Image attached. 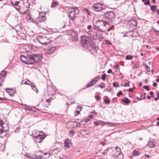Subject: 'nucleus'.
<instances>
[{
    "label": "nucleus",
    "instance_id": "obj_1",
    "mask_svg": "<svg viewBox=\"0 0 159 159\" xmlns=\"http://www.w3.org/2000/svg\"><path fill=\"white\" fill-rule=\"evenodd\" d=\"M93 25L95 26L98 30L101 32H105L109 25L107 21L103 20H98L93 23Z\"/></svg>",
    "mask_w": 159,
    "mask_h": 159
},
{
    "label": "nucleus",
    "instance_id": "obj_2",
    "mask_svg": "<svg viewBox=\"0 0 159 159\" xmlns=\"http://www.w3.org/2000/svg\"><path fill=\"white\" fill-rule=\"evenodd\" d=\"M69 11L68 16L70 17V19L72 21L75 20L80 16V11L77 7H70Z\"/></svg>",
    "mask_w": 159,
    "mask_h": 159
},
{
    "label": "nucleus",
    "instance_id": "obj_3",
    "mask_svg": "<svg viewBox=\"0 0 159 159\" xmlns=\"http://www.w3.org/2000/svg\"><path fill=\"white\" fill-rule=\"evenodd\" d=\"M28 0H24L25 3L22 2V5H20L18 7H16V9L17 10L20 9V11L22 12V14L25 13L29 10V8L30 6V4L28 2Z\"/></svg>",
    "mask_w": 159,
    "mask_h": 159
},
{
    "label": "nucleus",
    "instance_id": "obj_4",
    "mask_svg": "<svg viewBox=\"0 0 159 159\" xmlns=\"http://www.w3.org/2000/svg\"><path fill=\"white\" fill-rule=\"evenodd\" d=\"M92 8L96 12H100L105 11L106 7L103 3H97L93 4L92 6Z\"/></svg>",
    "mask_w": 159,
    "mask_h": 159
},
{
    "label": "nucleus",
    "instance_id": "obj_5",
    "mask_svg": "<svg viewBox=\"0 0 159 159\" xmlns=\"http://www.w3.org/2000/svg\"><path fill=\"white\" fill-rule=\"evenodd\" d=\"M90 38L89 35L88 36L83 35L81 37V43L84 48H87L88 46H90L91 44Z\"/></svg>",
    "mask_w": 159,
    "mask_h": 159
},
{
    "label": "nucleus",
    "instance_id": "obj_6",
    "mask_svg": "<svg viewBox=\"0 0 159 159\" xmlns=\"http://www.w3.org/2000/svg\"><path fill=\"white\" fill-rule=\"evenodd\" d=\"M29 57L30 58V60H32L33 61L32 64L35 62H37L41 61L42 59V55L41 54H30Z\"/></svg>",
    "mask_w": 159,
    "mask_h": 159
},
{
    "label": "nucleus",
    "instance_id": "obj_7",
    "mask_svg": "<svg viewBox=\"0 0 159 159\" xmlns=\"http://www.w3.org/2000/svg\"><path fill=\"white\" fill-rule=\"evenodd\" d=\"M46 19V17L44 15H42L41 13H39V16L37 18H34L32 20L33 22L36 23H39L45 21Z\"/></svg>",
    "mask_w": 159,
    "mask_h": 159
},
{
    "label": "nucleus",
    "instance_id": "obj_8",
    "mask_svg": "<svg viewBox=\"0 0 159 159\" xmlns=\"http://www.w3.org/2000/svg\"><path fill=\"white\" fill-rule=\"evenodd\" d=\"M20 60L23 63L26 64H31L33 62L32 60H30V58L29 57V55L27 57L24 55H21L20 56Z\"/></svg>",
    "mask_w": 159,
    "mask_h": 159
},
{
    "label": "nucleus",
    "instance_id": "obj_9",
    "mask_svg": "<svg viewBox=\"0 0 159 159\" xmlns=\"http://www.w3.org/2000/svg\"><path fill=\"white\" fill-rule=\"evenodd\" d=\"M66 127L68 128H73L80 127V124L77 122L70 121L68 122L66 124Z\"/></svg>",
    "mask_w": 159,
    "mask_h": 159
},
{
    "label": "nucleus",
    "instance_id": "obj_10",
    "mask_svg": "<svg viewBox=\"0 0 159 159\" xmlns=\"http://www.w3.org/2000/svg\"><path fill=\"white\" fill-rule=\"evenodd\" d=\"M114 17V14L112 11H108L105 13L104 15L105 18L108 20L109 21H112Z\"/></svg>",
    "mask_w": 159,
    "mask_h": 159
},
{
    "label": "nucleus",
    "instance_id": "obj_11",
    "mask_svg": "<svg viewBox=\"0 0 159 159\" xmlns=\"http://www.w3.org/2000/svg\"><path fill=\"white\" fill-rule=\"evenodd\" d=\"M39 42L41 44L47 45V43L49 42V40L44 36H40L38 38Z\"/></svg>",
    "mask_w": 159,
    "mask_h": 159
},
{
    "label": "nucleus",
    "instance_id": "obj_12",
    "mask_svg": "<svg viewBox=\"0 0 159 159\" xmlns=\"http://www.w3.org/2000/svg\"><path fill=\"white\" fill-rule=\"evenodd\" d=\"M33 137L34 138V141L37 143H39L42 142L45 138L43 136V134H39L37 136L35 135L34 134L32 135Z\"/></svg>",
    "mask_w": 159,
    "mask_h": 159
},
{
    "label": "nucleus",
    "instance_id": "obj_13",
    "mask_svg": "<svg viewBox=\"0 0 159 159\" xmlns=\"http://www.w3.org/2000/svg\"><path fill=\"white\" fill-rule=\"evenodd\" d=\"M88 34L91 39H93L96 40L99 39L101 36L99 34H98L96 33L91 32L90 31H88Z\"/></svg>",
    "mask_w": 159,
    "mask_h": 159
},
{
    "label": "nucleus",
    "instance_id": "obj_14",
    "mask_svg": "<svg viewBox=\"0 0 159 159\" xmlns=\"http://www.w3.org/2000/svg\"><path fill=\"white\" fill-rule=\"evenodd\" d=\"M11 2L16 7H18L20 5L22 4V0H11Z\"/></svg>",
    "mask_w": 159,
    "mask_h": 159
},
{
    "label": "nucleus",
    "instance_id": "obj_15",
    "mask_svg": "<svg viewBox=\"0 0 159 159\" xmlns=\"http://www.w3.org/2000/svg\"><path fill=\"white\" fill-rule=\"evenodd\" d=\"M5 90L11 97L14 96L16 93L15 89H12V88H6Z\"/></svg>",
    "mask_w": 159,
    "mask_h": 159
},
{
    "label": "nucleus",
    "instance_id": "obj_16",
    "mask_svg": "<svg viewBox=\"0 0 159 159\" xmlns=\"http://www.w3.org/2000/svg\"><path fill=\"white\" fill-rule=\"evenodd\" d=\"M87 48L92 52V54L96 53L97 52V50L96 47L93 44H91L90 46H88Z\"/></svg>",
    "mask_w": 159,
    "mask_h": 159
},
{
    "label": "nucleus",
    "instance_id": "obj_17",
    "mask_svg": "<svg viewBox=\"0 0 159 159\" xmlns=\"http://www.w3.org/2000/svg\"><path fill=\"white\" fill-rule=\"evenodd\" d=\"M4 124L2 120L0 119V134L3 133L4 132L6 133V130L5 129V127L3 125Z\"/></svg>",
    "mask_w": 159,
    "mask_h": 159
},
{
    "label": "nucleus",
    "instance_id": "obj_18",
    "mask_svg": "<svg viewBox=\"0 0 159 159\" xmlns=\"http://www.w3.org/2000/svg\"><path fill=\"white\" fill-rule=\"evenodd\" d=\"M148 146L150 148H153L156 146V142L154 140H151L148 142Z\"/></svg>",
    "mask_w": 159,
    "mask_h": 159
},
{
    "label": "nucleus",
    "instance_id": "obj_19",
    "mask_svg": "<svg viewBox=\"0 0 159 159\" xmlns=\"http://www.w3.org/2000/svg\"><path fill=\"white\" fill-rule=\"evenodd\" d=\"M39 156V158H41V159H48L50 156V153L45 152L43 155Z\"/></svg>",
    "mask_w": 159,
    "mask_h": 159
},
{
    "label": "nucleus",
    "instance_id": "obj_20",
    "mask_svg": "<svg viewBox=\"0 0 159 159\" xmlns=\"http://www.w3.org/2000/svg\"><path fill=\"white\" fill-rule=\"evenodd\" d=\"M71 145V144L69 141L68 139H66L64 143V146L66 148V149L70 148Z\"/></svg>",
    "mask_w": 159,
    "mask_h": 159
},
{
    "label": "nucleus",
    "instance_id": "obj_21",
    "mask_svg": "<svg viewBox=\"0 0 159 159\" xmlns=\"http://www.w3.org/2000/svg\"><path fill=\"white\" fill-rule=\"evenodd\" d=\"M56 50V48L55 47L51 46L49 47L48 49L47 52L48 54H51L53 53Z\"/></svg>",
    "mask_w": 159,
    "mask_h": 159
},
{
    "label": "nucleus",
    "instance_id": "obj_22",
    "mask_svg": "<svg viewBox=\"0 0 159 159\" xmlns=\"http://www.w3.org/2000/svg\"><path fill=\"white\" fill-rule=\"evenodd\" d=\"M82 108V107H81L80 106H77L78 110H77L76 111V113L75 114V116H77L79 114L80 112L81 111Z\"/></svg>",
    "mask_w": 159,
    "mask_h": 159
},
{
    "label": "nucleus",
    "instance_id": "obj_23",
    "mask_svg": "<svg viewBox=\"0 0 159 159\" xmlns=\"http://www.w3.org/2000/svg\"><path fill=\"white\" fill-rule=\"evenodd\" d=\"M24 105L25 107V108L26 110H28L29 111H32L33 110V109H35V107H32L30 106H28L26 105Z\"/></svg>",
    "mask_w": 159,
    "mask_h": 159
},
{
    "label": "nucleus",
    "instance_id": "obj_24",
    "mask_svg": "<svg viewBox=\"0 0 159 159\" xmlns=\"http://www.w3.org/2000/svg\"><path fill=\"white\" fill-rule=\"evenodd\" d=\"M59 5V3L57 2H53L51 4V7L52 8H54L58 6Z\"/></svg>",
    "mask_w": 159,
    "mask_h": 159
},
{
    "label": "nucleus",
    "instance_id": "obj_25",
    "mask_svg": "<svg viewBox=\"0 0 159 159\" xmlns=\"http://www.w3.org/2000/svg\"><path fill=\"white\" fill-rule=\"evenodd\" d=\"M83 12L86 14L87 15L90 16L91 15V13L89 10L87 8H85L83 10Z\"/></svg>",
    "mask_w": 159,
    "mask_h": 159
},
{
    "label": "nucleus",
    "instance_id": "obj_26",
    "mask_svg": "<svg viewBox=\"0 0 159 159\" xmlns=\"http://www.w3.org/2000/svg\"><path fill=\"white\" fill-rule=\"evenodd\" d=\"M31 87H32V89L33 90L35 91L37 93H38L39 91L35 85L32 84L31 85Z\"/></svg>",
    "mask_w": 159,
    "mask_h": 159
},
{
    "label": "nucleus",
    "instance_id": "obj_27",
    "mask_svg": "<svg viewBox=\"0 0 159 159\" xmlns=\"http://www.w3.org/2000/svg\"><path fill=\"white\" fill-rule=\"evenodd\" d=\"M116 156L117 159H123V155L121 153H118Z\"/></svg>",
    "mask_w": 159,
    "mask_h": 159
},
{
    "label": "nucleus",
    "instance_id": "obj_28",
    "mask_svg": "<svg viewBox=\"0 0 159 159\" xmlns=\"http://www.w3.org/2000/svg\"><path fill=\"white\" fill-rule=\"evenodd\" d=\"M122 101L123 102L127 104H128L130 102V100L127 98L125 99H122Z\"/></svg>",
    "mask_w": 159,
    "mask_h": 159
},
{
    "label": "nucleus",
    "instance_id": "obj_29",
    "mask_svg": "<svg viewBox=\"0 0 159 159\" xmlns=\"http://www.w3.org/2000/svg\"><path fill=\"white\" fill-rule=\"evenodd\" d=\"M151 9L152 11H153V12L156 11V10L157 9V6H151Z\"/></svg>",
    "mask_w": 159,
    "mask_h": 159
},
{
    "label": "nucleus",
    "instance_id": "obj_30",
    "mask_svg": "<svg viewBox=\"0 0 159 159\" xmlns=\"http://www.w3.org/2000/svg\"><path fill=\"white\" fill-rule=\"evenodd\" d=\"M142 1L144 3L145 5L150 6V2L149 0H142Z\"/></svg>",
    "mask_w": 159,
    "mask_h": 159
},
{
    "label": "nucleus",
    "instance_id": "obj_31",
    "mask_svg": "<svg viewBox=\"0 0 159 159\" xmlns=\"http://www.w3.org/2000/svg\"><path fill=\"white\" fill-rule=\"evenodd\" d=\"M130 23L133 24L134 25H137V20H133L130 21Z\"/></svg>",
    "mask_w": 159,
    "mask_h": 159
},
{
    "label": "nucleus",
    "instance_id": "obj_32",
    "mask_svg": "<svg viewBox=\"0 0 159 159\" xmlns=\"http://www.w3.org/2000/svg\"><path fill=\"white\" fill-rule=\"evenodd\" d=\"M61 150V149L59 148H56L54 149L53 151L55 152L56 154L58 152Z\"/></svg>",
    "mask_w": 159,
    "mask_h": 159
},
{
    "label": "nucleus",
    "instance_id": "obj_33",
    "mask_svg": "<svg viewBox=\"0 0 159 159\" xmlns=\"http://www.w3.org/2000/svg\"><path fill=\"white\" fill-rule=\"evenodd\" d=\"M133 56L131 55H128L126 56V58L128 60H130L133 59Z\"/></svg>",
    "mask_w": 159,
    "mask_h": 159
},
{
    "label": "nucleus",
    "instance_id": "obj_34",
    "mask_svg": "<svg viewBox=\"0 0 159 159\" xmlns=\"http://www.w3.org/2000/svg\"><path fill=\"white\" fill-rule=\"evenodd\" d=\"M97 78H95V79H93L90 82V83L91 84L93 85L94 84H95L96 83V81H97V80H96V81H95V80L97 79Z\"/></svg>",
    "mask_w": 159,
    "mask_h": 159
},
{
    "label": "nucleus",
    "instance_id": "obj_35",
    "mask_svg": "<svg viewBox=\"0 0 159 159\" xmlns=\"http://www.w3.org/2000/svg\"><path fill=\"white\" fill-rule=\"evenodd\" d=\"M105 86V84L104 83H101L99 86L98 87L102 89L104 88Z\"/></svg>",
    "mask_w": 159,
    "mask_h": 159
},
{
    "label": "nucleus",
    "instance_id": "obj_36",
    "mask_svg": "<svg viewBox=\"0 0 159 159\" xmlns=\"http://www.w3.org/2000/svg\"><path fill=\"white\" fill-rule=\"evenodd\" d=\"M139 153L138 151H136L135 150H134L133 152V155H138L139 154Z\"/></svg>",
    "mask_w": 159,
    "mask_h": 159
},
{
    "label": "nucleus",
    "instance_id": "obj_37",
    "mask_svg": "<svg viewBox=\"0 0 159 159\" xmlns=\"http://www.w3.org/2000/svg\"><path fill=\"white\" fill-rule=\"evenodd\" d=\"M104 102L106 104H108L110 103V100L108 98L107 100L106 99H105L104 100Z\"/></svg>",
    "mask_w": 159,
    "mask_h": 159
},
{
    "label": "nucleus",
    "instance_id": "obj_38",
    "mask_svg": "<svg viewBox=\"0 0 159 159\" xmlns=\"http://www.w3.org/2000/svg\"><path fill=\"white\" fill-rule=\"evenodd\" d=\"M6 73L5 71H2L1 72V75H2L3 76H5L6 75Z\"/></svg>",
    "mask_w": 159,
    "mask_h": 159
},
{
    "label": "nucleus",
    "instance_id": "obj_39",
    "mask_svg": "<svg viewBox=\"0 0 159 159\" xmlns=\"http://www.w3.org/2000/svg\"><path fill=\"white\" fill-rule=\"evenodd\" d=\"M106 77V75L105 74H104L102 75L101 78L103 80H105Z\"/></svg>",
    "mask_w": 159,
    "mask_h": 159
},
{
    "label": "nucleus",
    "instance_id": "obj_40",
    "mask_svg": "<svg viewBox=\"0 0 159 159\" xmlns=\"http://www.w3.org/2000/svg\"><path fill=\"white\" fill-rule=\"evenodd\" d=\"M86 122H87L86 121H82L80 122V123H79V124H80V126L81 125H85Z\"/></svg>",
    "mask_w": 159,
    "mask_h": 159
},
{
    "label": "nucleus",
    "instance_id": "obj_41",
    "mask_svg": "<svg viewBox=\"0 0 159 159\" xmlns=\"http://www.w3.org/2000/svg\"><path fill=\"white\" fill-rule=\"evenodd\" d=\"M116 149L117 151L118 152V153H120L121 149H120V148H118V147H116Z\"/></svg>",
    "mask_w": 159,
    "mask_h": 159
},
{
    "label": "nucleus",
    "instance_id": "obj_42",
    "mask_svg": "<svg viewBox=\"0 0 159 159\" xmlns=\"http://www.w3.org/2000/svg\"><path fill=\"white\" fill-rule=\"evenodd\" d=\"M61 159H70V158L66 156H63V157H61Z\"/></svg>",
    "mask_w": 159,
    "mask_h": 159
},
{
    "label": "nucleus",
    "instance_id": "obj_43",
    "mask_svg": "<svg viewBox=\"0 0 159 159\" xmlns=\"http://www.w3.org/2000/svg\"><path fill=\"white\" fill-rule=\"evenodd\" d=\"M143 88L146 89L148 91L150 90V89L148 86H143Z\"/></svg>",
    "mask_w": 159,
    "mask_h": 159
},
{
    "label": "nucleus",
    "instance_id": "obj_44",
    "mask_svg": "<svg viewBox=\"0 0 159 159\" xmlns=\"http://www.w3.org/2000/svg\"><path fill=\"white\" fill-rule=\"evenodd\" d=\"M70 133L72 136H73L75 134V132L73 130L70 131Z\"/></svg>",
    "mask_w": 159,
    "mask_h": 159
},
{
    "label": "nucleus",
    "instance_id": "obj_45",
    "mask_svg": "<svg viewBox=\"0 0 159 159\" xmlns=\"http://www.w3.org/2000/svg\"><path fill=\"white\" fill-rule=\"evenodd\" d=\"M111 89V88L110 87H108L105 90L106 91L110 92Z\"/></svg>",
    "mask_w": 159,
    "mask_h": 159
},
{
    "label": "nucleus",
    "instance_id": "obj_46",
    "mask_svg": "<svg viewBox=\"0 0 159 159\" xmlns=\"http://www.w3.org/2000/svg\"><path fill=\"white\" fill-rule=\"evenodd\" d=\"M122 94V92L121 91H120L117 94V96L118 97H119L120 95Z\"/></svg>",
    "mask_w": 159,
    "mask_h": 159
},
{
    "label": "nucleus",
    "instance_id": "obj_47",
    "mask_svg": "<svg viewBox=\"0 0 159 159\" xmlns=\"http://www.w3.org/2000/svg\"><path fill=\"white\" fill-rule=\"evenodd\" d=\"M92 86H93V85L90 82L89 84H87L86 85V88H89Z\"/></svg>",
    "mask_w": 159,
    "mask_h": 159
},
{
    "label": "nucleus",
    "instance_id": "obj_48",
    "mask_svg": "<svg viewBox=\"0 0 159 159\" xmlns=\"http://www.w3.org/2000/svg\"><path fill=\"white\" fill-rule=\"evenodd\" d=\"M106 44H108L110 45L111 44V42L109 40H107L106 41Z\"/></svg>",
    "mask_w": 159,
    "mask_h": 159
},
{
    "label": "nucleus",
    "instance_id": "obj_49",
    "mask_svg": "<svg viewBox=\"0 0 159 159\" xmlns=\"http://www.w3.org/2000/svg\"><path fill=\"white\" fill-rule=\"evenodd\" d=\"M95 98L96 99L98 100L99 99L100 97L98 95H96L95 96Z\"/></svg>",
    "mask_w": 159,
    "mask_h": 159
},
{
    "label": "nucleus",
    "instance_id": "obj_50",
    "mask_svg": "<svg viewBox=\"0 0 159 159\" xmlns=\"http://www.w3.org/2000/svg\"><path fill=\"white\" fill-rule=\"evenodd\" d=\"M130 82H128V83H126V84H124V86L125 87H126L127 86H129V83Z\"/></svg>",
    "mask_w": 159,
    "mask_h": 159
},
{
    "label": "nucleus",
    "instance_id": "obj_51",
    "mask_svg": "<svg viewBox=\"0 0 159 159\" xmlns=\"http://www.w3.org/2000/svg\"><path fill=\"white\" fill-rule=\"evenodd\" d=\"M116 83L115 82H113V86H114V87L116 86L117 87H118V84L116 86Z\"/></svg>",
    "mask_w": 159,
    "mask_h": 159
},
{
    "label": "nucleus",
    "instance_id": "obj_52",
    "mask_svg": "<svg viewBox=\"0 0 159 159\" xmlns=\"http://www.w3.org/2000/svg\"><path fill=\"white\" fill-rule=\"evenodd\" d=\"M22 84H29L27 83V81H23L22 82Z\"/></svg>",
    "mask_w": 159,
    "mask_h": 159
},
{
    "label": "nucleus",
    "instance_id": "obj_53",
    "mask_svg": "<svg viewBox=\"0 0 159 159\" xmlns=\"http://www.w3.org/2000/svg\"><path fill=\"white\" fill-rule=\"evenodd\" d=\"M87 28L88 30H91L92 28V26L91 25H89L88 26Z\"/></svg>",
    "mask_w": 159,
    "mask_h": 159
},
{
    "label": "nucleus",
    "instance_id": "obj_54",
    "mask_svg": "<svg viewBox=\"0 0 159 159\" xmlns=\"http://www.w3.org/2000/svg\"><path fill=\"white\" fill-rule=\"evenodd\" d=\"M39 134V132H36L35 133H33V135L34 134L35 135L37 136V135L38 134Z\"/></svg>",
    "mask_w": 159,
    "mask_h": 159
},
{
    "label": "nucleus",
    "instance_id": "obj_55",
    "mask_svg": "<svg viewBox=\"0 0 159 159\" xmlns=\"http://www.w3.org/2000/svg\"><path fill=\"white\" fill-rule=\"evenodd\" d=\"M51 99H47V100H46V102L48 103H49L50 102H51Z\"/></svg>",
    "mask_w": 159,
    "mask_h": 159
},
{
    "label": "nucleus",
    "instance_id": "obj_56",
    "mask_svg": "<svg viewBox=\"0 0 159 159\" xmlns=\"http://www.w3.org/2000/svg\"><path fill=\"white\" fill-rule=\"evenodd\" d=\"M112 71L111 69H109L108 71V73H112Z\"/></svg>",
    "mask_w": 159,
    "mask_h": 159
},
{
    "label": "nucleus",
    "instance_id": "obj_57",
    "mask_svg": "<svg viewBox=\"0 0 159 159\" xmlns=\"http://www.w3.org/2000/svg\"><path fill=\"white\" fill-rule=\"evenodd\" d=\"M128 91L129 92H132L133 91V89L132 88H129L128 90Z\"/></svg>",
    "mask_w": 159,
    "mask_h": 159
},
{
    "label": "nucleus",
    "instance_id": "obj_58",
    "mask_svg": "<svg viewBox=\"0 0 159 159\" xmlns=\"http://www.w3.org/2000/svg\"><path fill=\"white\" fill-rule=\"evenodd\" d=\"M150 94L151 95V97H153V92H152L151 91L150 92Z\"/></svg>",
    "mask_w": 159,
    "mask_h": 159
},
{
    "label": "nucleus",
    "instance_id": "obj_59",
    "mask_svg": "<svg viewBox=\"0 0 159 159\" xmlns=\"http://www.w3.org/2000/svg\"><path fill=\"white\" fill-rule=\"evenodd\" d=\"M94 124L96 126L98 125L99 124V123H98V122H94Z\"/></svg>",
    "mask_w": 159,
    "mask_h": 159
},
{
    "label": "nucleus",
    "instance_id": "obj_60",
    "mask_svg": "<svg viewBox=\"0 0 159 159\" xmlns=\"http://www.w3.org/2000/svg\"><path fill=\"white\" fill-rule=\"evenodd\" d=\"M157 84L156 83H154L153 84V85L154 86L156 87L157 86Z\"/></svg>",
    "mask_w": 159,
    "mask_h": 159
},
{
    "label": "nucleus",
    "instance_id": "obj_61",
    "mask_svg": "<svg viewBox=\"0 0 159 159\" xmlns=\"http://www.w3.org/2000/svg\"><path fill=\"white\" fill-rule=\"evenodd\" d=\"M149 66H148L147 65H146L145 66V69L146 70H147V69L149 68Z\"/></svg>",
    "mask_w": 159,
    "mask_h": 159
},
{
    "label": "nucleus",
    "instance_id": "obj_62",
    "mask_svg": "<svg viewBox=\"0 0 159 159\" xmlns=\"http://www.w3.org/2000/svg\"><path fill=\"white\" fill-rule=\"evenodd\" d=\"M93 115H89V117L90 118H93Z\"/></svg>",
    "mask_w": 159,
    "mask_h": 159
},
{
    "label": "nucleus",
    "instance_id": "obj_63",
    "mask_svg": "<svg viewBox=\"0 0 159 159\" xmlns=\"http://www.w3.org/2000/svg\"><path fill=\"white\" fill-rule=\"evenodd\" d=\"M145 157H146L147 158H149V157H150L149 155H148L145 154Z\"/></svg>",
    "mask_w": 159,
    "mask_h": 159
},
{
    "label": "nucleus",
    "instance_id": "obj_64",
    "mask_svg": "<svg viewBox=\"0 0 159 159\" xmlns=\"http://www.w3.org/2000/svg\"><path fill=\"white\" fill-rule=\"evenodd\" d=\"M156 11H157L158 15H159V10L157 9Z\"/></svg>",
    "mask_w": 159,
    "mask_h": 159
}]
</instances>
